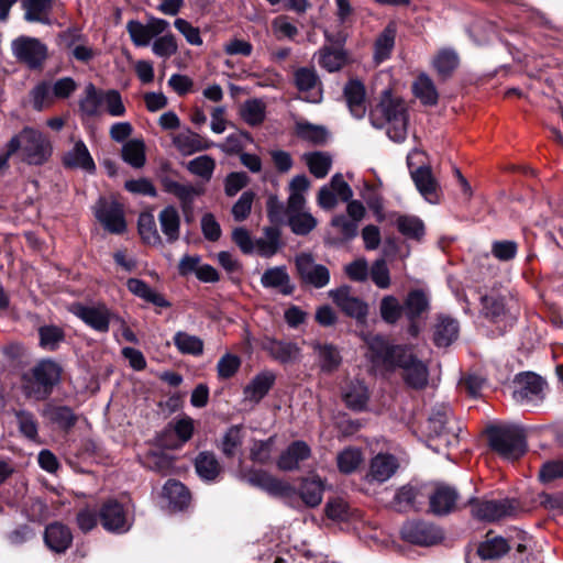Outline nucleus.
Here are the masks:
<instances>
[{"label":"nucleus","instance_id":"nucleus-39","mask_svg":"<svg viewBox=\"0 0 563 563\" xmlns=\"http://www.w3.org/2000/svg\"><path fill=\"white\" fill-rule=\"evenodd\" d=\"M396 25L389 23L375 41L374 59L380 64L388 59L395 46Z\"/></svg>","mask_w":563,"mask_h":563},{"label":"nucleus","instance_id":"nucleus-17","mask_svg":"<svg viewBox=\"0 0 563 563\" xmlns=\"http://www.w3.org/2000/svg\"><path fill=\"white\" fill-rule=\"evenodd\" d=\"M404 540L418 545H433L443 539L439 528L422 521H410L401 528Z\"/></svg>","mask_w":563,"mask_h":563},{"label":"nucleus","instance_id":"nucleus-13","mask_svg":"<svg viewBox=\"0 0 563 563\" xmlns=\"http://www.w3.org/2000/svg\"><path fill=\"white\" fill-rule=\"evenodd\" d=\"M472 515L483 521H496L512 516L517 509L514 500H472Z\"/></svg>","mask_w":563,"mask_h":563},{"label":"nucleus","instance_id":"nucleus-50","mask_svg":"<svg viewBox=\"0 0 563 563\" xmlns=\"http://www.w3.org/2000/svg\"><path fill=\"white\" fill-rule=\"evenodd\" d=\"M396 225L398 231L407 239L421 240L424 235V224L416 216H397Z\"/></svg>","mask_w":563,"mask_h":563},{"label":"nucleus","instance_id":"nucleus-33","mask_svg":"<svg viewBox=\"0 0 563 563\" xmlns=\"http://www.w3.org/2000/svg\"><path fill=\"white\" fill-rule=\"evenodd\" d=\"M261 283L265 288H276L283 295H290L294 291V285L284 266L268 268L261 277Z\"/></svg>","mask_w":563,"mask_h":563},{"label":"nucleus","instance_id":"nucleus-30","mask_svg":"<svg viewBox=\"0 0 563 563\" xmlns=\"http://www.w3.org/2000/svg\"><path fill=\"white\" fill-rule=\"evenodd\" d=\"M128 290L142 300L159 308L170 307V302L147 283L139 278H130L126 282Z\"/></svg>","mask_w":563,"mask_h":563},{"label":"nucleus","instance_id":"nucleus-36","mask_svg":"<svg viewBox=\"0 0 563 563\" xmlns=\"http://www.w3.org/2000/svg\"><path fill=\"white\" fill-rule=\"evenodd\" d=\"M103 90L89 82L79 100V111L82 117L96 118L101 114Z\"/></svg>","mask_w":563,"mask_h":563},{"label":"nucleus","instance_id":"nucleus-2","mask_svg":"<svg viewBox=\"0 0 563 563\" xmlns=\"http://www.w3.org/2000/svg\"><path fill=\"white\" fill-rule=\"evenodd\" d=\"M126 31L136 47H146L151 44L152 52L157 57L167 59L178 51L176 37L169 32V22L159 18H150L144 24L139 20H130Z\"/></svg>","mask_w":563,"mask_h":563},{"label":"nucleus","instance_id":"nucleus-46","mask_svg":"<svg viewBox=\"0 0 563 563\" xmlns=\"http://www.w3.org/2000/svg\"><path fill=\"white\" fill-rule=\"evenodd\" d=\"M415 96L426 106H434L438 102V91L431 78L421 74L413 82Z\"/></svg>","mask_w":563,"mask_h":563},{"label":"nucleus","instance_id":"nucleus-64","mask_svg":"<svg viewBox=\"0 0 563 563\" xmlns=\"http://www.w3.org/2000/svg\"><path fill=\"white\" fill-rule=\"evenodd\" d=\"M41 347L54 351L64 340L65 335L60 328L56 325H44L38 329Z\"/></svg>","mask_w":563,"mask_h":563},{"label":"nucleus","instance_id":"nucleus-11","mask_svg":"<svg viewBox=\"0 0 563 563\" xmlns=\"http://www.w3.org/2000/svg\"><path fill=\"white\" fill-rule=\"evenodd\" d=\"M194 430V420L190 417L174 419L162 431L158 442L166 449H178L191 439Z\"/></svg>","mask_w":563,"mask_h":563},{"label":"nucleus","instance_id":"nucleus-28","mask_svg":"<svg viewBox=\"0 0 563 563\" xmlns=\"http://www.w3.org/2000/svg\"><path fill=\"white\" fill-rule=\"evenodd\" d=\"M263 349L275 361L286 364L296 361L299 356V347L296 343L279 341L276 339H266Z\"/></svg>","mask_w":563,"mask_h":563},{"label":"nucleus","instance_id":"nucleus-18","mask_svg":"<svg viewBox=\"0 0 563 563\" xmlns=\"http://www.w3.org/2000/svg\"><path fill=\"white\" fill-rule=\"evenodd\" d=\"M333 302L349 317L364 322L368 312V306L362 299L351 294L349 286H342L329 291Z\"/></svg>","mask_w":563,"mask_h":563},{"label":"nucleus","instance_id":"nucleus-54","mask_svg":"<svg viewBox=\"0 0 563 563\" xmlns=\"http://www.w3.org/2000/svg\"><path fill=\"white\" fill-rule=\"evenodd\" d=\"M345 63L346 55L342 49L323 47L319 51V64L330 73L338 71Z\"/></svg>","mask_w":563,"mask_h":563},{"label":"nucleus","instance_id":"nucleus-43","mask_svg":"<svg viewBox=\"0 0 563 563\" xmlns=\"http://www.w3.org/2000/svg\"><path fill=\"white\" fill-rule=\"evenodd\" d=\"M254 244V252L263 257H272L280 249V231L275 227H268L264 230V236Z\"/></svg>","mask_w":563,"mask_h":563},{"label":"nucleus","instance_id":"nucleus-1","mask_svg":"<svg viewBox=\"0 0 563 563\" xmlns=\"http://www.w3.org/2000/svg\"><path fill=\"white\" fill-rule=\"evenodd\" d=\"M368 357L377 367L387 371L399 368L405 384L413 389H423L429 382L427 364L419 360L408 345H390L379 335L367 340Z\"/></svg>","mask_w":563,"mask_h":563},{"label":"nucleus","instance_id":"nucleus-42","mask_svg":"<svg viewBox=\"0 0 563 563\" xmlns=\"http://www.w3.org/2000/svg\"><path fill=\"white\" fill-rule=\"evenodd\" d=\"M163 494L174 509H184L190 500L188 489L178 481L169 479L163 488Z\"/></svg>","mask_w":563,"mask_h":563},{"label":"nucleus","instance_id":"nucleus-41","mask_svg":"<svg viewBox=\"0 0 563 563\" xmlns=\"http://www.w3.org/2000/svg\"><path fill=\"white\" fill-rule=\"evenodd\" d=\"M22 5L26 21L49 24L52 0H22Z\"/></svg>","mask_w":563,"mask_h":563},{"label":"nucleus","instance_id":"nucleus-37","mask_svg":"<svg viewBox=\"0 0 563 563\" xmlns=\"http://www.w3.org/2000/svg\"><path fill=\"white\" fill-rule=\"evenodd\" d=\"M411 177L424 199L429 202H434L438 184L432 176L431 169L427 166L418 167L416 170L411 172Z\"/></svg>","mask_w":563,"mask_h":563},{"label":"nucleus","instance_id":"nucleus-56","mask_svg":"<svg viewBox=\"0 0 563 563\" xmlns=\"http://www.w3.org/2000/svg\"><path fill=\"white\" fill-rule=\"evenodd\" d=\"M296 135L312 144H322L327 139V131L320 125L307 121H298L295 126Z\"/></svg>","mask_w":563,"mask_h":563},{"label":"nucleus","instance_id":"nucleus-15","mask_svg":"<svg viewBox=\"0 0 563 563\" xmlns=\"http://www.w3.org/2000/svg\"><path fill=\"white\" fill-rule=\"evenodd\" d=\"M100 523L112 533H124L131 528V520L124 507L114 499L106 501L99 508Z\"/></svg>","mask_w":563,"mask_h":563},{"label":"nucleus","instance_id":"nucleus-26","mask_svg":"<svg viewBox=\"0 0 563 563\" xmlns=\"http://www.w3.org/2000/svg\"><path fill=\"white\" fill-rule=\"evenodd\" d=\"M44 541L54 552H65L73 541V534L68 527L59 522H53L45 529Z\"/></svg>","mask_w":563,"mask_h":563},{"label":"nucleus","instance_id":"nucleus-31","mask_svg":"<svg viewBox=\"0 0 563 563\" xmlns=\"http://www.w3.org/2000/svg\"><path fill=\"white\" fill-rule=\"evenodd\" d=\"M42 416L59 429L69 430L77 422V417L68 406L47 404Z\"/></svg>","mask_w":563,"mask_h":563},{"label":"nucleus","instance_id":"nucleus-61","mask_svg":"<svg viewBox=\"0 0 563 563\" xmlns=\"http://www.w3.org/2000/svg\"><path fill=\"white\" fill-rule=\"evenodd\" d=\"M139 233L142 240L150 245H159L162 243L161 235L152 214L143 213L140 216Z\"/></svg>","mask_w":563,"mask_h":563},{"label":"nucleus","instance_id":"nucleus-53","mask_svg":"<svg viewBox=\"0 0 563 563\" xmlns=\"http://www.w3.org/2000/svg\"><path fill=\"white\" fill-rule=\"evenodd\" d=\"M303 159L316 178H324L331 168V157L321 152L306 153Z\"/></svg>","mask_w":563,"mask_h":563},{"label":"nucleus","instance_id":"nucleus-5","mask_svg":"<svg viewBox=\"0 0 563 563\" xmlns=\"http://www.w3.org/2000/svg\"><path fill=\"white\" fill-rule=\"evenodd\" d=\"M20 153L23 162L30 165H42L52 154L49 141L42 132L25 126L9 141V154Z\"/></svg>","mask_w":563,"mask_h":563},{"label":"nucleus","instance_id":"nucleus-40","mask_svg":"<svg viewBox=\"0 0 563 563\" xmlns=\"http://www.w3.org/2000/svg\"><path fill=\"white\" fill-rule=\"evenodd\" d=\"M510 547L503 537H490L488 533L486 540L479 543L477 554L483 560H496L504 556Z\"/></svg>","mask_w":563,"mask_h":563},{"label":"nucleus","instance_id":"nucleus-20","mask_svg":"<svg viewBox=\"0 0 563 563\" xmlns=\"http://www.w3.org/2000/svg\"><path fill=\"white\" fill-rule=\"evenodd\" d=\"M399 466V461L395 455L378 453L369 461L365 481L369 484H383L397 473Z\"/></svg>","mask_w":563,"mask_h":563},{"label":"nucleus","instance_id":"nucleus-51","mask_svg":"<svg viewBox=\"0 0 563 563\" xmlns=\"http://www.w3.org/2000/svg\"><path fill=\"white\" fill-rule=\"evenodd\" d=\"M122 158L134 168H141L145 164V144L142 140H130L122 147Z\"/></svg>","mask_w":563,"mask_h":563},{"label":"nucleus","instance_id":"nucleus-57","mask_svg":"<svg viewBox=\"0 0 563 563\" xmlns=\"http://www.w3.org/2000/svg\"><path fill=\"white\" fill-rule=\"evenodd\" d=\"M174 344L183 354L201 355L203 352V342L197 335L179 331L174 335Z\"/></svg>","mask_w":563,"mask_h":563},{"label":"nucleus","instance_id":"nucleus-7","mask_svg":"<svg viewBox=\"0 0 563 563\" xmlns=\"http://www.w3.org/2000/svg\"><path fill=\"white\" fill-rule=\"evenodd\" d=\"M427 430L430 437L441 439L448 446L457 443L460 427L448 405L442 404L433 409L427 421Z\"/></svg>","mask_w":563,"mask_h":563},{"label":"nucleus","instance_id":"nucleus-55","mask_svg":"<svg viewBox=\"0 0 563 563\" xmlns=\"http://www.w3.org/2000/svg\"><path fill=\"white\" fill-rule=\"evenodd\" d=\"M187 169L203 181H210L216 169V161L209 155H200L187 164Z\"/></svg>","mask_w":563,"mask_h":563},{"label":"nucleus","instance_id":"nucleus-38","mask_svg":"<svg viewBox=\"0 0 563 563\" xmlns=\"http://www.w3.org/2000/svg\"><path fill=\"white\" fill-rule=\"evenodd\" d=\"M240 115L250 126H258L266 118V103L258 98L247 99L240 108Z\"/></svg>","mask_w":563,"mask_h":563},{"label":"nucleus","instance_id":"nucleus-14","mask_svg":"<svg viewBox=\"0 0 563 563\" xmlns=\"http://www.w3.org/2000/svg\"><path fill=\"white\" fill-rule=\"evenodd\" d=\"M296 267L301 280L314 288H323L330 282L329 269L324 265L316 263L311 254L297 255Z\"/></svg>","mask_w":563,"mask_h":563},{"label":"nucleus","instance_id":"nucleus-44","mask_svg":"<svg viewBox=\"0 0 563 563\" xmlns=\"http://www.w3.org/2000/svg\"><path fill=\"white\" fill-rule=\"evenodd\" d=\"M324 485L319 477L305 478L299 488V495L308 507L320 505L323 496Z\"/></svg>","mask_w":563,"mask_h":563},{"label":"nucleus","instance_id":"nucleus-9","mask_svg":"<svg viewBox=\"0 0 563 563\" xmlns=\"http://www.w3.org/2000/svg\"><path fill=\"white\" fill-rule=\"evenodd\" d=\"M545 382L533 373L520 374L516 379L512 398L522 406H537L544 398Z\"/></svg>","mask_w":563,"mask_h":563},{"label":"nucleus","instance_id":"nucleus-47","mask_svg":"<svg viewBox=\"0 0 563 563\" xmlns=\"http://www.w3.org/2000/svg\"><path fill=\"white\" fill-rule=\"evenodd\" d=\"M55 99L52 82L42 80L37 82L30 91V100L33 109L42 111L53 104Z\"/></svg>","mask_w":563,"mask_h":563},{"label":"nucleus","instance_id":"nucleus-8","mask_svg":"<svg viewBox=\"0 0 563 563\" xmlns=\"http://www.w3.org/2000/svg\"><path fill=\"white\" fill-rule=\"evenodd\" d=\"M12 55L30 69H41L47 58V46L38 38L21 35L11 43Z\"/></svg>","mask_w":563,"mask_h":563},{"label":"nucleus","instance_id":"nucleus-4","mask_svg":"<svg viewBox=\"0 0 563 563\" xmlns=\"http://www.w3.org/2000/svg\"><path fill=\"white\" fill-rule=\"evenodd\" d=\"M62 368L52 360H42L22 377V389L27 398L44 400L60 379Z\"/></svg>","mask_w":563,"mask_h":563},{"label":"nucleus","instance_id":"nucleus-6","mask_svg":"<svg viewBox=\"0 0 563 563\" xmlns=\"http://www.w3.org/2000/svg\"><path fill=\"white\" fill-rule=\"evenodd\" d=\"M492 450L501 457L515 461L527 451V443L521 430L517 428L493 429L488 435Z\"/></svg>","mask_w":563,"mask_h":563},{"label":"nucleus","instance_id":"nucleus-35","mask_svg":"<svg viewBox=\"0 0 563 563\" xmlns=\"http://www.w3.org/2000/svg\"><path fill=\"white\" fill-rule=\"evenodd\" d=\"M459 332L460 325L455 319L440 317L434 325V344L439 347H446L457 339Z\"/></svg>","mask_w":563,"mask_h":563},{"label":"nucleus","instance_id":"nucleus-34","mask_svg":"<svg viewBox=\"0 0 563 563\" xmlns=\"http://www.w3.org/2000/svg\"><path fill=\"white\" fill-rule=\"evenodd\" d=\"M162 233L167 242L174 243L180 235V214L176 207L167 206L158 214Z\"/></svg>","mask_w":563,"mask_h":563},{"label":"nucleus","instance_id":"nucleus-58","mask_svg":"<svg viewBox=\"0 0 563 563\" xmlns=\"http://www.w3.org/2000/svg\"><path fill=\"white\" fill-rule=\"evenodd\" d=\"M142 464L154 472L162 475H168L173 468V459L162 452H148L142 459Z\"/></svg>","mask_w":563,"mask_h":563},{"label":"nucleus","instance_id":"nucleus-23","mask_svg":"<svg viewBox=\"0 0 563 563\" xmlns=\"http://www.w3.org/2000/svg\"><path fill=\"white\" fill-rule=\"evenodd\" d=\"M63 164L68 168H79L89 174L96 172V164L84 141L78 140L63 156Z\"/></svg>","mask_w":563,"mask_h":563},{"label":"nucleus","instance_id":"nucleus-32","mask_svg":"<svg viewBox=\"0 0 563 563\" xmlns=\"http://www.w3.org/2000/svg\"><path fill=\"white\" fill-rule=\"evenodd\" d=\"M342 398L350 409L362 411L367 406L369 395L367 387L362 382L353 380L343 388Z\"/></svg>","mask_w":563,"mask_h":563},{"label":"nucleus","instance_id":"nucleus-24","mask_svg":"<svg viewBox=\"0 0 563 563\" xmlns=\"http://www.w3.org/2000/svg\"><path fill=\"white\" fill-rule=\"evenodd\" d=\"M457 493L453 487L439 485L429 496L430 510L438 516L448 515L454 510Z\"/></svg>","mask_w":563,"mask_h":563},{"label":"nucleus","instance_id":"nucleus-16","mask_svg":"<svg viewBox=\"0 0 563 563\" xmlns=\"http://www.w3.org/2000/svg\"><path fill=\"white\" fill-rule=\"evenodd\" d=\"M162 186L165 192L170 194L178 199L181 211L186 218H188L194 211L195 199L205 194V188L202 186L183 184L168 177L162 180Z\"/></svg>","mask_w":563,"mask_h":563},{"label":"nucleus","instance_id":"nucleus-27","mask_svg":"<svg viewBox=\"0 0 563 563\" xmlns=\"http://www.w3.org/2000/svg\"><path fill=\"white\" fill-rule=\"evenodd\" d=\"M311 450L303 441L292 442L279 456L277 466L282 471H292L298 468L301 461L310 456Z\"/></svg>","mask_w":563,"mask_h":563},{"label":"nucleus","instance_id":"nucleus-10","mask_svg":"<svg viewBox=\"0 0 563 563\" xmlns=\"http://www.w3.org/2000/svg\"><path fill=\"white\" fill-rule=\"evenodd\" d=\"M70 312L79 318L86 325L100 333H107L109 331L110 322L113 317V313L104 303H75L70 307Z\"/></svg>","mask_w":563,"mask_h":563},{"label":"nucleus","instance_id":"nucleus-52","mask_svg":"<svg viewBox=\"0 0 563 563\" xmlns=\"http://www.w3.org/2000/svg\"><path fill=\"white\" fill-rule=\"evenodd\" d=\"M291 231L298 235H307L317 227V219L308 211L287 214Z\"/></svg>","mask_w":563,"mask_h":563},{"label":"nucleus","instance_id":"nucleus-29","mask_svg":"<svg viewBox=\"0 0 563 563\" xmlns=\"http://www.w3.org/2000/svg\"><path fill=\"white\" fill-rule=\"evenodd\" d=\"M344 98L352 115L362 119L366 113L364 85L358 80H350L344 87Z\"/></svg>","mask_w":563,"mask_h":563},{"label":"nucleus","instance_id":"nucleus-63","mask_svg":"<svg viewBox=\"0 0 563 563\" xmlns=\"http://www.w3.org/2000/svg\"><path fill=\"white\" fill-rule=\"evenodd\" d=\"M379 311L385 322L394 324L399 320L404 311V306L400 305L396 297L389 295L380 300Z\"/></svg>","mask_w":563,"mask_h":563},{"label":"nucleus","instance_id":"nucleus-45","mask_svg":"<svg viewBox=\"0 0 563 563\" xmlns=\"http://www.w3.org/2000/svg\"><path fill=\"white\" fill-rule=\"evenodd\" d=\"M428 308L429 298L421 289L410 291L404 302V312L408 320H417Z\"/></svg>","mask_w":563,"mask_h":563},{"label":"nucleus","instance_id":"nucleus-25","mask_svg":"<svg viewBox=\"0 0 563 563\" xmlns=\"http://www.w3.org/2000/svg\"><path fill=\"white\" fill-rule=\"evenodd\" d=\"M173 144L178 152L185 156L206 151L213 146V142L190 130L176 134L173 137Z\"/></svg>","mask_w":563,"mask_h":563},{"label":"nucleus","instance_id":"nucleus-12","mask_svg":"<svg viewBox=\"0 0 563 563\" xmlns=\"http://www.w3.org/2000/svg\"><path fill=\"white\" fill-rule=\"evenodd\" d=\"M95 216L111 233L121 234L126 229L123 208L117 201L100 198L95 207Z\"/></svg>","mask_w":563,"mask_h":563},{"label":"nucleus","instance_id":"nucleus-19","mask_svg":"<svg viewBox=\"0 0 563 563\" xmlns=\"http://www.w3.org/2000/svg\"><path fill=\"white\" fill-rule=\"evenodd\" d=\"M242 479L272 496L286 497L292 493V487L288 483L277 479L263 470H250L242 474Z\"/></svg>","mask_w":563,"mask_h":563},{"label":"nucleus","instance_id":"nucleus-59","mask_svg":"<svg viewBox=\"0 0 563 563\" xmlns=\"http://www.w3.org/2000/svg\"><path fill=\"white\" fill-rule=\"evenodd\" d=\"M459 65V56L453 49L443 48L433 58V66L442 77H448Z\"/></svg>","mask_w":563,"mask_h":563},{"label":"nucleus","instance_id":"nucleus-49","mask_svg":"<svg viewBox=\"0 0 563 563\" xmlns=\"http://www.w3.org/2000/svg\"><path fill=\"white\" fill-rule=\"evenodd\" d=\"M314 352L322 372L331 373L341 364V355L338 349L331 344H316Z\"/></svg>","mask_w":563,"mask_h":563},{"label":"nucleus","instance_id":"nucleus-60","mask_svg":"<svg viewBox=\"0 0 563 563\" xmlns=\"http://www.w3.org/2000/svg\"><path fill=\"white\" fill-rule=\"evenodd\" d=\"M362 452L357 448H346L336 456V464L341 473L351 474L362 463Z\"/></svg>","mask_w":563,"mask_h":563},{"label":"nucleus","instance_id":"nucleus-62","mask_svg":"<svg viewBox=\"0 0 563 563\" xmlns=\"http://www.w3.org/2000/svg\"><path fill=\"white\" fill-rule=\"evenodd\" d=\"M243 434L240 426H232L224 433L221 441V451L228 456L232 457L236 454L238 450L242 445Z\"/></svg>","mask_w":563,"mask_h":563},{"label":"nucleus","instance_id":"nucleus-22","mask_svg":"<svg viewBox=\"0 0 563 563\" xmlns=\"http://www.w3.org/2000/svg\"><path fill=\"white\" fill-rule=\"evenodd\" d=\"M295 84L303 99L308 102H319L322 98L321 82L314 69L301 67L295 71Z\"/></svg>","mask_w":563,"mask_h":563},{"label":"nucleus","instance_id":"nucleus-21","mask_svg":"<svg viewBox=\"0 0 563 563\" xmlns=\"http://www.w3.org/2000/svg\"><path fill=\"white\" fill-rule=\"evenodd\" d=\"M275 382L276 375L273 371L265 369L260 372L243 388L244 400L251 404H258L269 393Z\"/></svg>","mask_w":563,"mask_h":563},{"label":"nucleus","instance_id":"nucleus-3","mask_svg":"<svg viewBox=\"0 0 563 563\" xmlns=\"http://www.w3.org/2000/svg\"><path fill=\"white\" fill-rule=\"evenodd\" d=\"M369 120L373 126L380 129L387 125L388 137L401 143L407 137L408 113L405 101L385 89L379 102L371 110Z\"/></svg>","mask_w":563,"mask_h":563},{"label":"nucleus","instance_id":"nucleus-48","mask_svg":"<svg viewBox=\"0 0 563 563\" xmlns=\"http://www.w3.org/2000/svg\"><path fill=\"white\" fill-rule=\"evenodd\" d=\"M198 475L205 481H213L220 473V464L211 452H201L195 461Z\"/></svg>","mask_w":563,"mask_h":563}]
</instances>
